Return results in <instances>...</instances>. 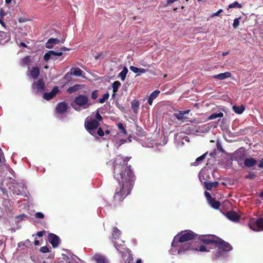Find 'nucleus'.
<instances>
[{"label": "nucleus", "instance_id": "nucleus-1", "mask_svg": "<svg viewBox=\"0 0 263 263\" xmlns=\"http://www.w3.org/2000/svg\"><path fill=\"white\" fill-rule=\"evenodd\" d=\"M131 157L124 158L118 155L114 161V178L119 184V188L116 189L114 199L119 201H122L130 194L133 187L135 176L130 168L127 166V162Z\"/></svg>", "mask_w": 263, "mask_h": 263}, {"label": "nucleus", "instance_id": "nucleus-2", "mask_svg": "<svg viewBox=\"0 0 263 263\" xmlns=\"http://www.w3.org/2000/svg\"><path fill=\"white\" fill-rule=\"evenodd\" d=\"M198 235L191 230L181 231L176 235L172 242V246L175 247L178 242H184L192 239H197Z\"/></svg>", "mask_w": 263, "mask_h": 263}, {"label": "nucleus", "instance_id": "nucleus-3", "mask_svg": "<svg viewBox=\"0 0 263 263\" xmlns=\"http://www.w3.org/2000/svg\"><path fill=\"white\" fill-rule=\"evenodd\" d=\"M215 246L217 247V249L213 255V259L222 258L227 252L232 249V247L228 242L219 238L217 240Z\"/></svg>", "mask_w": 263, "mask_h": 263}, {"label": "nucleus", "instance_id": "nucleus-4", "mask_svg": "<svg viewBox=\"0 0 263 263\" xmlns=\"http://www.w3.org/2000/svg\"><path fill=\"white\" fill-rule=\"evenodd\" d=\"M9 189L17 195L26 196V187L22 182H17L12 178H9Z\"/></svg>", "mask_w": 263, "mask_h": 263}, {"label": "nucleus", "instance_id": "nucleus-5", "mask_svg": "<svg viewBox=\"0 0 263 263\" xmlns=\"http://www.w3.org/2000/svg\"><path fill=\"white\" fill-rule=\"evenodd\" d=\"M71 106L77 111H80L82 108L86 109L88 108L90 106V104L88 103V97L83 95H79L75 97Z\"/></svg>", "mask_w": 263, "mask_h": 263}, {"label": "nucleus", "instance_id": "nucleus-6", "mask_svg": "<svg viewBox=\"0 0 263 263\" xmlns=\"http://www.w3.org/2000/svg\"><path fill=\"white\" fill-rule=\"evenodd\" d=\"M248 226L251 230L254 231L263 230V218L258 219L252 218L250 220Z\"/></svg>", "mask_w": 263, "mask_h": 263}, {"label": "nucleus", "instance_id": "nucleus-7", "mask_svg": "<svg viewBox=\"0 0 263 263\" xmlns=\"http://www.w3.org/2000/svg\"><path fill=\"white\" fill-rule=\"evenodd\" d=\"M99 123L96 120L90 121H86L85 122V127L86 130L90 134L93 136H96V130L98 128Z\"/></svg>", "mask_w": 263, "mask_h": 263}, {"label": "nucleus", "instance_id": "nucleus-8", "mask_svg": "<svg viewBox=\"0 0 263 263\" xmlns=\"http://www.w3.org/2000/svg\"><path fill=\"white\" fill-rule=\"evenodd\" d=\"M69 50V49L65 47H61L60 50L58 51L49 50L44 54L43 59L45 61L47 62L50 59H54V57L61 56L63 54V51Z\"/></svg>", "mask_w": 263, "mask_h": 263}, {"label": "nucleus", "instance_id": "nucleus-9", "mask_svg": "<svg viewBox=\"0 0 263 263\" xmlns=\"http://www.w3.org/2000/svg\"><path fill=\"white\" fill-rule=\"evenodd\" d=\"M68 108V105L65 102H61L59 103L55 108V116L56 117L60 119H62L64 118V115L67 111Z\"/></svg>", "mask_w": 263, "mask_h": 263}, {"label": "nucleus", "instance_id": "nucleus-10", "mask_svg": "<svg viewBox=\"0 0 263 263\" xmlns=\"http://www.w3.org/2000/svg\"><path fill=\"white\" fill-rule=\"evenodd\" d=\"M33 91L37 94L43 93L45 89V83L42 79L34 82L32 85Z\"/></svg>", "mask_w": 263, "mask_h": 263}, {"label": "nucleus", "instance_id": "nucleus-11", "mask_svg": "<svg viewBox=\"0 0 263 263\" xmlns=\"http://www.w3.org/2000/svg\"><path fill=\"white\" fill-rule=\"evenodd\" d=\"M197 239H199L206 244L213 243L215 245L217 239H218V238L216 237L214 235H198Z\"/></svg>", "mask_w": 263, "mask_h": 263}, {"label": "nucleus", "instance_id": "nucleus-12", "mask_svg": "<svg viewBox=\"0 0 263 263\" xmlns=\"http://www.w3.org/2000/svg\"><path fill=\"white\" fill-rule=\"evenodd\" d=\"M48 239L50 243L52 245V247L54 248L58 247L60 242V237L52 233L49 234Z\"/></svg>", "mask_w": 263, "mask_h": 263}, {"label": "nucleus", "instance_id": "nucleus-13", "mask_svg": "<svg viewBox=\"0 0 263 263\" xmlns=\"http://www.w3.org/2000/svg\"><path fill=\"white\" fill-rule=\"evenodd\" d=\"M85 74V72L78 67L71 68L70 71L66 73V77H68L69 75H73L76 77H82L84 78Z\"/></svg>", "mask_w": 263, "mask_h": 263}, {"label": "nucleus", "instance_id": "nucleus-14", "mask_svg": "<svg viewBox=\"0 0 263 263\" xmlns=\"http://www.w3.org/2000/svg\"><path fill=\"white\" fill-rule=\"evenodd\" d=\"M59 89L58 86H54L51 92H45L43 98L46 100H50L52 99L59 92Z\"/></svg>", "mask_w": 263, "mask_h": 263}, {"label": "nucleus", "instance_id": "nucleus-15", "mask_svg": "<svg viewBox=\"0 0 263 263\" xmlns=\"http://www.w3.org/2000/svg\"><path fill=\"white\" fill-rule=\"evenodd\" d=\"M195 249L191 246L190 243H185L182 246H181L178 250V254H183L185 251L189 250H193Z\"/></svg>", "mask_w": 263, "mask_h": 263}, {"label": "nucleus", "instance_id": "nucleus-16", "mask_svg": "<svg viewBox=\"0 0 263 263\" xmlns=\"http://www.w3.org/2000/svg\"><path fill=\"white\" fill-rule=\"evenodd\" d=\"M227 217L233 222H237L239 219L238 215L234 211H230L227 213Z\"/></svg>", "mask_w": 263, "mask_h": 263}, {"label": "nucleus", "instance_id": "nucleus-17", "mask_svg": "<svg viewBox=\"0 0 263 263\" xmlns=\"http://www.w3.org/2000/svg\"><path fill=\"white\" fill-rule=\"evenodd\" d=\"M64 258L67 261L66 263H78V260H80L79 257L73 254H69Z\"/></svg>", "mask_w": 263, "mask_h": 263}, {"label": "nucleus", "instance_id": "nucleus-18", "mask_svg": "<svg viewBox=\"0 0 263 263\" xmlns=\"http://www.w3.org/2000/svg\"><path fill=\"white\" fill-rule=\"evenodd\" d=\"M93 259L97 263H109L106 257L101 254H96L93 256Z\"/></svg>", "mask_w": 263, "mask_h": 263}, {"label": "nucleus", "instance_id": "nucleus-19", "mask_svg": "<svg viewBox=\"0 0 263 263\" xmlns=\"http://www.w3.org/2000/svg\"><path fill=\"white\" fill-rule=\"evenodd\" d=\"M129 69L135 73H137V76H140L142 73H145L148 70L143 68H139L134 66H130Z\"/></svg>", "mask_w": 263, "mask_h": 263}, {"label": "nucleus", "instance_id": "nucleus-20", "mask_svg": "<svg viewBox=\"0 0 263 263\" xmlns=\"http://www.w3.org/2000/svg\"><path fill=\"white\" fill-rule=\"evenodd\" d=\"M60 42L58 39L51 38L49 39L45 44V46L47 48L51 49L53 47V45H56Z\"/></svg>", "mask_w": 263, "mask_h": 263}, {"label": "nucleus", "instance_id": "nucleus-21", "mask_svg": "<svg viewBox=\"0 0 263 263\" xmlns=\"http://www.w3.org/2000/svg\"><path fill=\"white\" fill-rule=\"evenodd\" d=\"M257 161L253 158H246L244 160V164L247 167H251L256 165Z\"/></svg>", "mask_w": 263, "mask_h": 263}, {"label": "nucleus", "instance_id": "nucleus-22", "mask_svg": "<svg viewBox=\"0 0 263 263\" xmlns=\"http://www.w3.org/2000/svg\"><path fill=\"white\" fill-rule=\"evenodd\" d=\"M231 73L230 72H225L213 76L212 77L214 79L222 80L227 78H230Z\"/></svg>", "mask_w": 263, "mask_h": 263}, {"label": "nucleus", "instance_id": "nucleus-23", "mask_svg": "<svg viewBox=\"0 0 263 263\" xmlns=\"http://www.w3.org/2000/svg\"><path fill=\"white\" fill-rule=\"evenodd\" d=\"M203 184L205 188L208 190H211L212 188H216L219 185V182L218 181H214L213 182H208V181H204Z\"/></svg>", "mask_w": 263, "mask_h": 263}, {"label": "nucleus", "instance_id": "nucleus-24", "mask_svg": "<svg viewBox=\"0 0 263 263\" xmlns=\"http://www.w3.org/2000/svg\"><path fill=\"white\" fill-rule=\"evenodd\" d=\"M160 93V91L159 90H156L150 94L148 99V103L149 105L153 104V100L158 96Z\"/></svg>", "mask_w": 263, "mask_h": 263}, {"label": "nucleus", "instance_id": "nucleus-25", "mask_svg": "<svg viewBox=\"0 0 263 263\" xmlns=\"http://www.w3.org/2000/svg\"><path fill=\"white\" fill-rule=\"evenodd\" d=\"M10 40V35L9 32L0 31V41L2 42H6Z\"/></svg>", "mask_w": 263, "mask_h": 263}, {"label": "nucleus", "instance_id": "nucleus-26", "mask_svg": "<svg viewBox=\"0 0 263 263\" xmlns=\"http://www.w3.org/2000/svg\"><path fill=\"white\" fill-rule=\"evenodd\" d=\"M190 111V110L179 111L177 112L174 113V116L179 120H182L185 118L184 115L188 114Z\"/></svg>", "mask_w": 263, "mask_h": 263}, {"label": "nucleus", "instance_id": "nucleus-27", "mask_svg": "<svg viewBox=\"0 0 263 263\" xmlns=\"http://www.w3.org/2000/svg\"><path fill=\"white\" fill-rule=\"evenodd\" d=\"M40 74V70L37 67H32V70L30 71L29 76L33 79H36Z\"/></svg>", "mask_w": 263, "mask_h": 263}, {"label": "nucleus", "instance_id": "nucleus-28", "mask_svg": "<svg viewBox=\"0 0 263 263\" xmlns=\"http://www.w3.org/2000/svg\"><path fill=\"white\" fill-rule=\"evenodd\" d=\"M140 103L137 100H133L131 102V107L134 113L137 114L138 112Z\"/></svg>", "mask_w": 263, "mask_h": 263}, {"label": "nucleus", "instance_id": "nucleus-29", "mask_svg": "<svg viewBox=\"0 0 263 263\" xmlns=\"http://www.w3.org/2000/svg\"><path fill=\"white\" fill-rule=\"evenodd\" d=\"M208 203L213 208L215 209H218L220 205V202L218 201L215 200L214 198L209 201Z\"/></svg>", "mask_w": 263, "mask_h": 263}, {"label": "nucleus", "instance_id": "nucleus-30", "mask_svg": "<svg viewBox=\"0 0 263 263\" xmlns=\"http://www.w3.org/2000/svg\"><path fill=\"white\" fill-rule=\"evenodd\" d=\"M245 108L243 105L233 106V110L237 114H241L245 110Z\"/></svg>", "mask_w": 263, "mask_h": 263}, {"label": "nucleus", "instance_id": "nucleus-31", "mask_svg": "<svg viewBox=\"0 0 263 263\" xmlns=\"http://www.w3.org/2000/svg\"><path fill=\"white\" fill-rule=\"evenodd\" d=\"M128 72V69L126 67L124 66L123 70L119 73L118 77L120 78L122 81L125 80L126 74Z\"/></svg>", "mask_w": 263, "mask_h": 263}, {"label": "nucleus", "instance_id": "nucleus-32", "mask_svg": "<svg viewBox=\"0 0 263 263\" xmlns=\"http://www.w3.org/2000/svg\"><path fill=\"white\" fill-rule=\"evenodd\" d=\"M120 234V231L117 228L114 227L113 228L111 238L116 240L119 238Z\"/></svg>", "mask_w": 263, "mask_h": 263}, {"label": "nucleus", "instance_id": "nucleus-33", "mask_svg": "<svg viewBox=\"0 0 263 263\" xmlns=\"http://www.w3.org/2000/svg\"><path fill=\"white\" fill-rule=\"evenodd\" d=\"M82 88V85H75L73 86L70 87L67 89V91L69 93H72L76 91H77L78 90Z\"/></svg>", "mask_w": 263, "mask_h": 263}, {"label": "nucleus", "instance_id": "nucleus-34", "mask_svg": "<svg viewBox=\"0 0 263 263\" xmlns=\"http://www.w3.org/2000/svg\"><path fill=\"white\" fill-rule=\"evenodd\" d=\"M223 114L221 112H218V113H217V112H215V113H213L212 114V115H211L209 117H208V120H214V119H215L217 118H222L223 117Z\"/></svg>", "mask_w": 263, "mask_h": 263}, {"label": "nucleus", "instance_id": "nucleus-35", "mask_svg": "<svg viewBox=\"0 0 263 263\" xmlns=\"http://www.w3.org/2000/svg\"><path fill=\"white\" fill-rule=\"evenodd\" d=\"M114 245L116 249L122 254L124 253L125 251H127L128 250L126 248H125L122 246L118 245L116 242H114Z\"/></svg>", "mask_w": 263, "mask_h": 263}, {"label": "nucleus", "instance_id": "nucleus-36", "mask_svg": "<svg viewBox=\"0 0 263 263\" xmlns=\"http://www.w3.org/2000/svg\"><path fill=\"white\" fill-rule=\"evenodd\" d=\"M207 154H208V152H206L205 153L203 154L202 155H201V156H200V157H198V158L196 159V161L194 162V165H198V164H199V163L201 161H203V160L205 159V158L206 156L207 155Z\"/></svg>", "mask_w": 263, "mask_h": 263}, {"label": "nucleus", "instance_id": "nucleus-37", "mask_svg": "<svg viewBox=\"0 0 263 263\" xmlns=\"http://www.w3.org/2000/svg\"><path fill=\"white\" fill-rule=\"evenodd\" d=\"M120 86L121 83L119 81H115L112 84V87L114 92H116L118 91L119 88L120 87Z\"/></svg>", "mask_w": 263, "mask_h": 263}, {"label": "nucleus", "instance_id": "nucleus-38", "mask_svg": "<svg viewBox=\"0 0 263 263\" xmlns=\"http://www.w3.org/2000/svg\"><path fill=\"white\" fill-rule=\"evenodd\" d=\"M3 205L5 207L7 211H11L12 210L11 206L9 200H5L3 202Z\"/></svg>", "mask_w": 263, "mask_h": 263}, {"label": "nucleus", "instance_id": "nucleus-39", "mask_svg": "<svg viewBox=\"0 0 263 263\" xmlns=\"http://www.w3.org/2000/svg\"><path fill=\"white\" fill-rule=\"evenodd\" d=\"M31 63V57L30 56H27L24 58L22 60V63L23 65H29Z\"/></svg>", "mask_w": 263, "mask_h": 263}, {"label": "nucleus", "instance_id": "nucleus-40", "mask_svg": "<svg viewBox=\"0 0 263 263\" xmlns=\"http://www.w3.org/2000/svg\"><path fill=\"white\" fill-rule=\"evenodd\" d=\"M241 7V5L236 1L232 3V4H230L228 6L229 8H240Z\"/></svg>", "mask_w": 263, "mask_h": 263}, {"label": "nucleus", "instance_id": "nucleus-41", "mask_svg": "<svg viewBox=\"0 0 263 263\" xmlns=\"http://www.w3.org/2000/svg\"><path fill=\"white\" fill-rule=\"evenodd\" d=\"M109 95L108 93L104 94L102 97L99 99V102L100 103H104L109 98Z\"/></svg>", "mask_w": 263, "mask_h": 263}, {"label": "nucleus", "instance_id": "nucleus-42", "mask_svg": "<svg viewBox=\"0 0 263 263\" xmlns=\"http://www.w3.org/2000/svg\"><path fill=\"white\" fill-rule=\"evenodd\" d=\"M118 127L119 129L121 130V132L122 133H123L124 135L126 134V130L125 129V128L124 127V126L122 123H119L118 124Z\"/></svg>", "mask_w": 263, "mask_h": 263}, {"label": "nucleus", "instance_id": "nucleus-43", "mask_svg": "<svg viewBox=\"0 0 263 263\" xmlns=\"http://www.w3.org/2000/svg\"><path fill=\"white\" fill-rule=\"evenodd\" d=\"M235 155L240 159H242L243 157H245V154L243 152L241 151H236Z\"/></svg>", "mask_w": 263, "mask_h": 263}, {"label": "nucleus", "instance_id": "nucleus-44", "mask_svg": "<svg viewBox=\"0 0 263 263\" xmlns=\"http://www.w3.org/2000/svg\"><path fill=\"white\" fill-rule=\"evenodd\" d=\"M239 25V18H236L234 19L233 26L234 28H236Z\"/></svg>", "mask_w": 263, "mask_h": 263}, {"label": "nucleus", "instance_id": "nucleus-45", "mask_svg": "<svg viewBox=\"0 0 263 263\" xmlns=\"http://www.w3.org/2000/svg\"><path fill=\"white\" fill-rule=\"evenodd\" d=\"M98 135L99 136L102 137L104 135V132L102 129V128H99L96 132V135Z\"/></svg>", "mask_w": 263, "mask_h": 263}, {"label": "nucleus", "instance_id": "nucleus-46", "mask_svg": "<svg viewBox=\"0 0 263 263\" xmlns=\"http://www.w3.org/2000/svg\"><path fill=\"white\" fill-rule=\"evenodd\" d=\"M177 138L182 139L185 138V140H186V139L187 138V137L186 136H185L184 135L180 134H176L175 135V140H176Z\"/></svg>", "mask_w": 263, "mask_h": 263}, {"label": "nucleus", "instance_id": "nucleus-47", "mask_svg": "<svg viewBox=\"0 0 263 263\" xmlns=\"http://www.w3.org/2000/svg\"><path fill=\"white\" fill-rule=\"evenodd\" d=\"M40 250L42 253H47L49 252V248L47 246L42 247Z\"/></svg>", "mask_w": 263, "mask_h": 263}, {"label": "nucleus", "instance_id": "nucleus-48", "mask_svg": "<svg viewBox=\"0 0 263 263\" xmlns=\"http://www.w3.org/2000/svg\"><path fill=\"white\" fill-rule=\"evenodd\" d=\"M35 218H39V219H42L44 218V215L43 214V213H42V212H37L35 214Z\"/></svg>", "mask_w": 263, "mask_h": 263}, {"label": "nucleus", "instance_id": "nucleus-49", "mask_svg": "<svg viewBox=\"0 0 263 263\" xmlns=\"http://www.w3.org/2000/svg\"><path fill=\"white\" fill-rule=\"evenodd\" d=\"M98 97V90H95L91 93V98L92 99L95 100Z\"/></svg>", "mask_w": 263, "mask_h": 263}, {"label": "nucleus", "instance_id": "nucleus-50", "mask_svg": "<svg viewBox=\"0 0 263 263\" xmlns=\"http://www.w3.org/2000/svg\"><path fill=\"white\" fill-rule=\"evenodd\" d=\"M255 176V175L253 172H250L248 175L246 176V178L250 179H253Z\"/></svg>", "mask_w": 263, "mask_h": 263}, {"label": "nucleus", "instance_id": "nucleus-51", "mask_svg": "<svg viewBox=\"0 0 263 263\" xmlns=\"http://www.w3.org/2000/svg\"><path fill=\"white\" fill-rule=\"evenodd\" d=\"M23 245L26 247H29L31 245V242L29 239H27L25 241H23Z\"/></svg>", "mask_w": 263, "mask_h": 263}, {"label": "nucleus", "instance_id": "nucleus-52", "mask_svg": "<svg viewBox=\"0 0 263 263\" xmlns=\"http://www.w3.org/2000/svg\"><path fill=\"white\" fill-rule=\"evenodd\" d=\"M205 196L206 197L208 201H210L211 199H212L213 198L211 197V194L210 193L208 192H204Z\"/></svg>", "mask_w": 263, "mask_h": 263}, {"label": "nucleus", "instance_id": "nucleus-53", "mask_svg": "<svg viewBox=\"0 0 263 263\" xmlns=\"http://www.w3.org/2000/svg\"><path fill=\"white\" fill-rule=\"evenodd\" d=\"M203 171H201L199 174V178L201 181H202L203 180L205 179V177L203 174Z\"/></svg>", "mask_w": 263, "mask_h": 263}, {"label": "nucleus", "instance_id": "nucleus-54", "mask_svg": "<svg viewBox=\"0 0 263 263\" xmlns=\"http://www.w3.org/2000/svg\"><path fill=\"white\" fill-rule=\"evenodd\" d=\"M24 217H27V216L26 214H21L16 217V219L23 220Z\"/></svg>", "mask_w": 263, "mask_h": 263}, {"label": "nucleus", "instance_id": "nucleus-55", "mask_svg": "<svg viewBox=\"0 0 263 263\" xmlns=\"http://www.w3.org/2000/svg\"><path fill=\"white\" fill-rule=\"evenodd\" d=\"M96 118L97 119L96 120L98 121H100L102 120V116L98 113L97 112L96 115Z\"/></svg>", "mask_w": 263, "mask_h": 263}, {"label": "nucleus", "instance_id": "nucleus-56", "mask_svg": "<svg viewBox=\"0 0 263 263\" xmlns=\"http://www.w3.org/2000/svg\"><path fill=\"white\" fill-rule=\"evenodd\" d=\"M199 250L201 252H204L206 251V249L204 246L201 245L199 247Z\"/></svg>", "mask_w": 263, "mask_h": 263}, {"label": "nucleus", "instance_id": "nucleus-57", "mask_svg": "<svg viewBox=\"0 0 263 263\" xmlns=\"http://www.w3.org/2000/svg\"><path fill=\"white\" fill-rule=\"evenodd\" d=\"M102 56V54L100 53H97L95 55L94 57L96 59H99Z\"/></svg>", "mask_w": 263, "mask_h": 263}, {"label": "nucleus", "instance_id": "nucleus-58", "mask_svg": "<svg viewBox=\"0 0 263 263\" xmlns=\"http://www.w3.org/2000/svg\"><path fill=\"white\" fill-rule=\"evenodd\" d=\"M223 10L222 9H219L218 11H217L216 12L214 13L212 15V16H218L221 12H222Z\"/></svg>", "mask_w": 263, "mask_h": 263}, {"label": "nucleus", "instance_id": "nucleus-59", "mask_svg": "<svg viewBox=\"0 0 263 263\" xmlns=\"http://www.w3.org/2000/svg\"><path fill=\"white\" fill-rule=\"evenodd\" d=\"M43 233L44 232L43 231H39V232H37L36 234V235L38 237H42L43 236Z\"/></svg>", "mask_w": 263, "mask_h": 263}, {"label": "nucleus", "instance_id": "nucleus-60", "mask_svg": "<svg viewBox=\"0 0 263 263\" xmlns=\"http://www.w3.org/2000/svg\"><path fill=\"white\" fill-rule=\"evenodd\" d=\"M177 1L178 0H167V5H171Z\"/></svg>", "mask_w": 263, "mask_h": 263}, {"label": "nucleus", "instance_id": "nucleus-61", "mask_svg": "<svg viewBox=\"0 0 263 263\" xmlns=\"http://www.w3.org/2000/svg\"><path fill=\"white\" fill-rule=\"evenodd\" d=\"M34 243L35 246H39L40 245V242L38 240H35Z\"/></svg>", "mask_w": 263, "mask_h": 263}, {"label": "nucleus", "instance_id": "nucleus-62", "mask_svg": "<svg viewBox=\"0 0 263 263\" xmlns=\"http://www.w3.org/2000/svg\"><path fill=\"white\" fill-rule=\"evenodd\" d=\"M0 24L4 27H6L5 24L2 18H0Z\"/></svg>", "mask_w": 263, "mask_h": 263}, {"label": "nucleus", "instance_id": "nucleus-63", "mask_svg": "<svg viewBox=\"0 0 263 263\" xmlns=\"http://www.w3.org/2000/svg\"><path fill=\"white\" fill-rule=\"evenodd\" d=\"M20 46L23 47H26L27 45L24 42H21Z\"/></svg>", "mask_w": 263, "mask_h": 263}, {"label": "nucleus", "instance_id": "nucleus-64", "mask_svg": "<svg viewBox=\"0 0 263 263\" xmlns=\"http://www.w3.org/2000/svg\"><path fill=\"white\" fill-rule=\"evenodd\" d=\"M258 166L260 168H263V160L260 161Z\"/></svg>", "mask_w": 263, "mask_h": 263}]
</instances>
